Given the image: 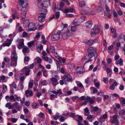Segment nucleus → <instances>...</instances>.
<instances>
[{
  "label": "nucleus",
  "mask_w": 125,
  "mask_h": 125,
  "mask_svg": "<svg viewBox=\"0 0 125 125\" xmlns=\"http://www.w3.org/2000/svg\"><path fill=\"white\" fill-rule=\"evenodd\" d=\"M62 79L64 82H72L73 80L72 76L69 73L65 74L62 77Z\"/></svg>",
  "instance_id": "obj_1"
},
{
  "label": "nucleus",
  "mask_w": 125,
  "mask_h": 125,
  "mask_svg": "<svg viewBox=\"0 0 125 125\" xmlns=\"http://www.w3.org/2000/svg\"><path fill=\"white\" fill-rule=\"evenodd\" d=\"M61 31H59L57 32V34H53L51 37L52 41H55L58 40L60 37V34L61 33Z\"/></svg>",
  "instance_id": "obj_2"
},
{
  "label": "nucleus",
  "mask_w": 125,
  "mask_h": 125,
  "mask_svg": "<svg viewBox=\"0 0 125 125\" xmlns=\"http://www.w3.org/2000/svg\"><path fill=\"white\" fill-rule=\"evenodd\" d=\"M30 71V70L29 67H25L21 70V73H25L26 76H28L29 75Z\"/></svg>",
  "instance_id": "obj_3"
},
{
  "label": "nucleus",
  "mask_w": 125,
  "mask_h": 125,
  "mask_svg": "<svg viewBox=\"0 0 125 125\" xmlns=\"http://www.w3.org/2000/svg\"><path fill=\"white\" fill-rule=\"evenodd\" d=\"M38 21L41 22H42L45 21L46 16L41 14L39 13L38 15Z\"/></svg>",
  "instance_id": "obj_4"
},
{
  "label": "nucleus",
  "mask_w": 125,
  "mask_h": 125,
  "mask_svg": "<svg viewBox=\"0 0 125 125\" xmlns=\"http://www.w3.org/2000/svg\"><path fill=\"white\" fill-rule=\"evenodd\" d=\"M35 25L33 23H30L28 24V27L30 31H34L36 29Z\"/></svg>",
  "instance_id": "obj_5"
},
{
  "label": "nucleus",
  "mask_w": 125,
  "mask_h": 125,
  "mask_svg": "<svg viewBox=\"0 0 125 125\" xmlns=\"http://www.w3.org/2000/svg\"><path fill=\"white\" fill-rule=\"evenodd\" d=\"M52 83L53 86H56L59 84V83L57 79L54 77H52L50 78Z\"/></svg>",
  "instance_id": "obj_6"
},
{
  "label": "nucleus",
  "mask_w": 125,
  "mask_h": 125,
  "mask_svg": "<svg viewBox=\"0 0 125 125\" xmlns=\"http://www.w3.org/2000/svg\"><path fill=\"white\" fill-rule=\"evenodd\" d=\"M18 2L19 4L21 5L23 8H26L28 6V4L23 0H19Z\"/></svg>",
  "instance_id": "obj_7"
},
{
  "label": "nucleus",
  "mask_w": 125,
  "mask_h": 125,
  "mask_svg": "<svg viewBox=\"0 0 125 125\" xmlns=\"http://www.w3.org/2000/svg\"><path fill=\"white\" fill-rule=\"evenodd\" d=\"M76 27L75 26H69L67 30V31L69 35L71 34V33L70 31V29H71V31L72 32L75 31L76 30Z\"/></svg>",
  "instance_id": "obj_8"
},
{
  "label": "nucleus",
  "mask_w": 125,
  "mask_h": 125,
  "mask_svg": "<svg viewBox=\"0 0 125 125\" xmlns=\"http://www.w3.org/2000/svg\"><path fill=\"white\" fill-rule=\"evenodd\" d=\"M13 40L12 38H11L10 39H7V41L8 42L7 43H3L2 44V45L4 47L7 46L9 47L11 44L12 41Z\"/></svg>",
  "instance_id": "obj_9"
},
{
  "label": "nucleus",
  "mask_w": 125,
  "mask_h": 125,
  "mask_svg": "<svg viewBox=\"0 0 125 125\" xmlns=\"http://www.w3.org/2000/svg\"><path fill=\"white\" fill-rule=\"evenodd\" d=\"M118 116L117 115H115L113 116L112 118L113 119H111V123L112 124L115 123L116 122H118V120L117 119Z\"/></svg>",
  "instance_id": "obj_10"
},
{
  "label": "nucleus",
  "mask_w": 125,
  "mask_h": 125,
  "mask_svg": "<svg viewBox=\"0 0 125 125\" xmlns=\"http://www.w3.org/2000/svg\"><path fill=\"white\" fill-rule=\"evenodd\" d=\"M97 50L96 48L93 47H89L87 50V52H92L94 51V54H96L97 53Z\"/></svg>",
  "instance_id": "obj_11"
},
{
  "label": "nucleus",
  "mask_w": 125,
  "mask_h": 125,
  "mask_svg": "<svg viewBox=\"0 0 125 125\" xmlns=\"http://www.w3.org/2000/svg\"><path fill=\"white\" fill-rule=\"evenodd\" d=\"M25 95L27 97H31L33 95V92L31 91H30L28 90H26L25 93Z\"/></svg>",
  "instance_id": "obj_12"
},
{
  "label": "nucleus",
  "mask_w": 125,
  "mask_h": 125,
  "mask_svg": "<svg viewBox=\"0 0 125 125\" xmlns=\"http://www.w3.org/2000/svg\"><path fill=\"white\" fill-rule=\"evenodd\" d=\"M24 40L23 39H21L20 40V41L19 42V44L18 46V48L19 49H21L23 46L24 45Z\"/></svg>",
  "instance_id": "obj_13"
},
{
  "label": "nucleus",
  "mask_w": 125,
  "mask_h": 125,
  "mask_svg": "<svg viewBox=\"0 0 125 125\" xmlns=\"http://www.w3.org/2000/svg\"><path fill=\"white\" fill-rule=\"evenodd\" d=\"M93 22L91 21H88L85 23V26L89 28H90L92 27Z\"/></svg>",
  "instance_id": "obj_14"
},
{
  "label": "nucleus",
  "mask_w": 125,
  "mask_h": 125,
  "mask_svg": "<svg viewBox=\"0 0 125 125\" xmlns=\"http://www.w3.org/2000/svg\"><path fill=\"white\" fill-rule=\"evenodd\" d=\"M86 101H87V102H89L90 104H94V101L92 99L91 97L87 96L86 97Z\"/></svg>",
  "instance_id": "obj_15"
},
{
  "label": "nucleus",
  "mask_w": 125,
  "mask_h": 125,
  "mask_svg": "<svg viewBox=\"0 0 125 125\" xmlns=\"http://www.w3.org/2000/svg\"><path fill=\"white\" fill-rule=\"evenodd\" d=\"M47 11H48L46 9L42 8L41 9V13H39L46 16V15L47 13Z\"/></svg>",
  "instance_id": "obj_16"
},
{
  "label": "nucleus",
  "mask_w": 125,
  "mask_h": 125,
  "mask_svg": "<svg viewBox=\"0 0 125 125\" xmlns=\"http://www.w3.org/2000/svg\"><path fill=\"white\" fill-rule=\"evenodd\" d=\"M29 48L26 46H24L23 47L22 51L23 52L24 54L26 53L29 52Z\"/></svg>",
  "instance_id": "obj_17"
},
{
  "label": "nucleus",
  "mask_w": 125,
  "mask_h": 125,
  "mask_svg": "<svg viewBox=\"0 0 125 125\" xmlns=\"http://www.w3.org/2000/svg\"><path fill=\"white\" fill-rule=\"evenodd\" d=\"M82 62H91L92 61V59H88L86 57H83L82 59Z\"/></svg>",
  "instance_id": "obj_18"
},
{
  "label": "nucleus",
  "mask_w": 125,
  "mask_h": 125,
  "mask_svg": "<svg viewBox=\"0 0 125 125\" xmlns=\"http://www.w3.org/2000/svg\"><path fill=\"white\" fill-rule=\"evenodd\" d=\"M19 13L16 11L15 10L13 12V13L12 14V19L13 20H15L16 18V17L18 16Z\"/></svg>",
  "instance_id": "obj_19"
},
{
  "label": "nucleus",
  "mask_w": 125,
  "mask_h": 125,
  "mask_svg": "<svg viewBox=\"0 0 125 125\" xmlns=\"http://www.w3.org/2000/svg\"><path fill=\"white\" fill-rule=\"evenodd\" d=\"M124 35L122 33L118 36V40L121 42H124V39H123L122 37H123V36Z\"/></svg>",
  "instance_id": "obj_20"
},
{
  "label": "nucleus",
  "mask_w": 125,
  "mask_h": 125,
  "mask_svg": "<svg viewBox=\"0 0 125 125\" xmlns=\"http://www.w3.org/2000/svg\"><path fill=\"white\" fill-rule=\"evenodd\" d=\"M70 34H69L66 31V32H64L62 34V36L64 39H66L68 38V36L70 35Z\"/></svg>",
  "instance_id": "obj_21"
},
{
  "label": "nucleus",
  "mask_w": 125,
  "mask_h": 125,
  "mask_svg": "<svg viewBox=\"0 0 125 125\" xmlns=\"http://www.w3.org/2000/svg\"><path fill=\"white\" fill-rule=\"evenodd\" d=\"M11 62H17V55H13L11 56Z\"/></svg>",
  "instance_id": "obj_22"
},
{
  "label": "nucleus",
  "mask_w": 125,
  "mask_h": 125,
  "mask_svg": "<svg viewBox=\"0 0 125 125\" xmlns=\"http://www.w3.org/2000/svg\"><path fill=\"white\" fill-rule=\"evenodd\" d=\"M52 92L56 95H57L58 94L61 95L62 93L61 90V89H59L58 90H57V92L55 91H52Z\"/></svg>",
  "instance_id": "obj_23"
},
{
  "label": "nucleus",
  "mask_w": 125,
  "mask_h": 125,
  "mask_svg": "<svg viewBox=\"0 0 125 125\" xmlns=\"http://www.w3.org/2000/svg\"><path fill=\"white\" fill-rule=\"evenodd\" d=\"M88 52L89 53L88 56L89 58V59H92L91 58L94 55V53L93 52Z\"/></svg>",
  "instance_id": "obj_24"
},
{
  "label": "nucleus",
  "mask_w": 125,
  "mask_h": 125,
  "mask_svg": "<svg viewBox=\"0 0 125 125\" xmlns=\"http://www.w3.org/2000/svg\"><path fill=\"white\" fill-rule=\"evenodd\" d=\"M26 12L25 11H23L21 13L22 20H23L26 17Z\"/></svg>",
  "instance_id": "obj_25"
},
{
  "label": "nucleus",
  "mask_w": 125,
  "mask_h": 125,
  "mask_svg": "<svg viewBox=\"0 0 125 125\" xmlns=\"http://www.w3.org/2000/svg\"><path fill=\"white\" fill-rule=\"evenodd\" d=\"M121 104L122 105L125 104V98L121 97L120 99Z\"/></svg>",
  "instance_id": "obj_26"
},
{
  "label": "nucleus",
  "mask_w": 125,
  "mask_h": 125,
  "mask_svg": "<svg viewBox=\"0 0 125 125\" xmlns=\"http://www.w3.org/2000/svg\"><path fill=\"white\" fill-rule=\"evenodd\" d=\"M94 42V40L90 39L87 42V45L89 46L92 45Z\"/></svg>",
  "instance_id": "obj_27"
},
{
  "label": "nucleus",
  "mask_w": 125,
  "mask_h": 125,
  "mask_svg": "<svg viewBox=\"0 0 125 125\" xmlns=\"http://www.w3.org/2000/svg\"><path fill=\"white\" fill-rule=\"evenodd\" d=\"M32 107L33 108H38L39 107V104L35 103H33L32 104Z\"/></svg>",
  "instance_id": "obj_28"
},
{
  "label": "nucleus",
  "mask_w": 125,
  "mask_h": 125,
  "mask_svg": "<svg viewBox=\"0 0 125 125\" xmlns=\"http://www.w3.org/2000/svg\"><path fill=\"white\" fill-rule=\"evenodd\" d=\"M59 114L58 113H57L56 114L53 116V118L55 120H57L58 118H60V115H59Z\"/></svg>",
  "instance_id": "obj_29"
},
{
  "label": "nucleus",
  "mask_w": 125,
  "mask_h": 125,
  "mask_svg": "<svg viewBox=\"0 0 125 125\" xmlns=\"http://www.w3.org/2000/svg\"><path fill=\"white\" fill-rule=\"evenodd\" d=\"M47 2H48L47 1H45L41 3V5L43 7H46V6H47L48 5Z\"/></svg>",
  "instance_id": "obj_30"
},
{
  "label": "nucleus",
  "mask_w": 125,
  "mask_h": 125,
  "mask_svg": "<svg viewBox=\"0 0 125 125\" xmlns=\"http://www.w3.org/2000/svg\"><path fill=\"white\" fill-rule=\"evenodd\" d=\"M60 62H65L66 61L65 58L64 57L62 58L60 57V58L58 59Z\"/></svg>",
  "instance_id": "obj_31"
},
{
  "label": "nucleus",
  "mask_w": 125,
  "mask_h": 125,
  "mask_svg": "<svg viewBox=\"0 0 125 125\" xmlns=\"http://www.w3.org/2000/svg\"><path fill=\"white\" fill-rule=\"evenodd\" d=\"M103 8L101 6H99L97 7L96 10L98 12H100L103 11Z\"/></svg>",
  "instance_id": "obj_32"
},
{
  "label": "nucleus",
  "mask_w": 125,
  "mask_h": 125,
  "mask_svg": "<svg viewBox=\"0 0 125 125\" xmlns=\"http://www.w3.org/2000/svg\"><path fill=\"white\" fill-rule=\"evenodd\" d=\"M85 18L84 16H82L79 19L78 21L79 22L81 23L83 21L85 20Z\"/></svg>",
  "instance_id": "obj_33"
},
{
  "label": "nucleus",
  "mask_w": 125,
  "mask_h": 125,
  "mask_svg": "<svg viewBox=\"0 0 125 125\" xmlns=\"http://www.w3.org/2000/svg\"><path fill=\"white\" fill-rule=\"evenodd\" d=\"M79 6L80 7H83L85 5V4L84 1H81L79 3Z\"/></svg>",
  "instance_id": "obj_34"
},
{
  "label": "nucleus",
  "mask_w": 125,
  "mask_h": 125,
  "mask_svg": "<svg viewBox=\"0 0 125 125\" xmlns=\"http://www.w3.org/2000/svg\"><path fill=\"white\" fill-rule=\"evenodd\" d=\"M50 49L52 53H54L55 52V49L54 47L52 46L51 45L50 46Z\"/></svg>",
  "instance_id": "obj_35"
},
{
  "label": "nucleus",
  "mask_w": 125,
  "mask_h": 125,
  "mask_svg": "<svg viewBox=\"0 0 125 125\" xmlns=\"http://www.w3.org/2000/svg\"><path fill=\"white\" fill-rule=\"evenodd\" d=\"M57 97V96L54 94H52L50 96V99L51 100H53L55 98Z\"/></svg>",
  "instance_id": "obj_36"
},
{
  "label": "nucleus",
  "mask_w": 125,
  "mask_h": 125,
  "mask_svg": "<svg viewBox=\"0 0 125 125\" xmlns=\"http://www.w3.org/2000/svg\"><path fill=\"white\" fill-rule=\"evenodd\" d=\"M35 62H41L42 60L39 57H37L35 59Z\"/></svg>",
  "instance_id": "obj_37"
},
{
  "label": "nucleus",
  "mask_w": 125,
  "mask_h": 125,
  "mask_svg": "<svg viewBox=\"0 0 125 125\" xmlns=\"http://www.w3.org/2000/svg\"><path fill=\"white\" fill-rule=\"evenodd\" d=\"M119 114L120 115H125V110L124 109L121 110L119 112Z\"/></svg>",
  "instance_id": "obj_38"
},
{
  "label": "nucleus",
  "mask_w": 125,
  "mask_h": 125,
  "mask_svg": "<svg viewBox=\"0 0 125 125\" xmlns=\"http://www.w3.org/2000/svg\"><path fill=\"white\" fill-rule=\"evenodd\" d=\"M80 22H79V21L78 22H76L75 21H74L73 22V24L74 25L76 26L79 25H80Z\"/></svg>",
  "instance_id": "obj_39"
},
{
  "label": "nucleus",
  "mask_w": 125,
  "mask_h": 125,
  "mask_svg": "<svg viewBox=\"0 0 125 125\" xmlns=\"http://www.w3.org/2000/svg\"><path fill=\"white\" fill-rule=\"evenodd\" d=\"M72 100L74 102L76 100H78L79 99V97L77 96L73 97H72Z\"/></svg>",
  "instance_id": "obj_40"
},
{
  "label": "nucleus",
  "mask_w": 125,
  "mask_h": 125,
  "mask_svg": "<svg viewBox=\"0 0 125 125\" xmlns=\"http://www.w3.org/2000/svg\"><path fill=\"white\" fill-rule=\"evenodd\" d=\"M39 83L44 85H46L47 84L46 81V80L40 81Z\"/></svg>",
  "instance_id": "obj_41"
},
{
  "label": "nucleus",
  "mask_w": 125,
  "mask_h": 125,
  "mask_svg": "<svg viewBox=\"0 0 125 125\" xmlns=\"http://www.w3.org/2000/svg\"><path fill=\"white\" fill-rule=\"evenodd\" d=\"M98 120L100 122L102 123L104 121L105 119L101 116L98 119Z\"/></svg>",
  "instance_id": "obj_42"
},
{
  "label": "nucleus",
  "mask_w": 125,
  "mask_h": 125,
  "mask_svg": "<svg viewBox=\"0 0 125 125\" xmlns=\"http://www.w3.org/2000/svg\"><path fill=\"white\" fill-rule=\"evenodd\" d=\"M34 44V41H32L30 42H29L28 43V45L29 46L31 47L32 45Z\"/></svg>",
  "instance_id": "obj_43"
},
{
  "label": "nucleus",
  "mask_w": 125,
  "mask_h": 125,
  "mask_svg": "<svg viewBox=\"0 0 125 125\" xmlns=\"http://www.w3.org/2000/svg\"><path fill=\"white\" fill-rule=\"evenodd\" d=\"M55 17L56 19H58L59 17L60 16V12H56L55 14Z\"/></svg>",
  "instance_id": "obj_44"
},
{
  "label": "nucleus",
  "mask_w": 125,
  "mask_h": 125,
  "mask_svg": "<svg viewBox=\"0 0 125 125\" xmlns=\"http://www.w3.org/2000/svg\"><path fill=\"white\" fill-rule=\"evenodd\" d=\"M69 116L70 117H72L73 118L75 117L76 116L75 113H69Z\"/></svg>",
  "instance_id": "obj_45"
},
{
  "label": "nucleus",
  "mask_w": 125,
  "mask_h": 125,
  "mask_svg": "<svg viewBox=\"0 0 125 125\" xmlns=\"http://www.w3.org/2000/svg\"><path fill=\"white\" fill-rule=\"evenodd\" d=\"M43 48L42 45L41 44L40 45L39 47L37 48V50H38V49H39V51H38V52L40 53L41 52V50L43 49Z\"/></svg>",
  "instance_id": "obj_46"
},
{
  "label": "nucleus",
  "mask_w": 125,
  "mask_h": 125,
  "mask_svg": "<svg viewBox=\"0 0 125 125\" xmlns=\"http://www.w3.org/2000/svg\"><path fill=\"white\" fill-rule=\"evenodd\" d=\"M30 59L29 57L28 56H25L24 57V62H28Z\"/></svg>",
  "instance_id": "obj_47"
},
{
  "label": "nucleus",
  "mask_w": 125,
  "mask_h": 125,
  "mask_svg": "<svg viewBox=\"0 0 125 125\" xmlns=\"http://www.w3.org/2000/svg\"><path fill=\"white\" fill-rule=\"evenodd\" d=\"M18 29V32H20L24 31V30L22 28L21 26L19 27Z\"/></svg>",
  "instance_id": "obj_48"
},
{
  "label": "nucleus",
  "mask_w": 125,
  "mask_h": 125,
  "mask_svg": "<svg viewBox=\"0 0 125 125\" xmlns=\"http://www.w3.org/2000/svg\"><path fill=\"white\" fill-rule=\"evenodd\" d=\"M45 116L44 113H40L38 114V116L40 118H42L44 117Z\"/></svg>",
  "instance_id": "obj_49"
},
{
  "label": "nucleus",
  "mask_w": 125,
  "mask_h": 125,
  "mask_svg": "<svg viewBox=\"0 0 125 125\" xmlns=\"http://www.w3.org/2000/svg\"><path fill=\"white\" fill-rule=\"evenodd\" d=\"M18 119L16 118H11L10 119L11 121L13 123H15L17 121Z\"/></svg>",
  "instance_id": "obj_50"
},
{
  "label": "nucleus",
  "mask_w": 125,
  "mask_h": 125,
  "mask_svg": "<svg viewBox=\"0 0 125 125\" xmlns=\"http://www.w3.org/2000/svg\"><path fill=\"white\" fill-rule=\"evenodd\" d=\"M28 35V34L27 32H24L22 33V37H26Z\"/></svg>",
  "instance_id": "obj_51"
},
{
  "label": "nucleus",
  "mask_w": 125,
  "mask_h": 125,
  "mask_svg": "<svg viewBox=\"0 0 125 125\" xmlns=\"http://www.w3.org/2000/svg\"><path fill=\"white\" fill-rule=\"evenodd\" d=\"M104 82L106 84H107L108 83V79L107 78L104 77L103 78Z\"/></svg>",
  "instance_id": "obj_52"
},
{
  "label": "nucleus",
  "mask_w": 125,
  "mask_h": 125,
  "mask_svg": "<svg viewBox=\"0 0 125 125\" xmlns=\"http://www.w3.org/2000/svg\"><path fill=\"white\" fill-rule=\"evenodd\" d=\"M17 8L18 10L21 11L22 10V9L23 8L21 5L20 4L18 6Z\"/></svg>",
  "instance_id": "obj_53"
},
{
  "label": "nucleus",
  "mask_w": 125,
  "mask_h": 125,
  "mask_svg": "<svg viewBox=\"0 0 125 125\" xmlns=\"http://www.w3.org/2000/svg\"><path fill=\"white\" fill-rule=\"evenodd\" d=\"M95 86L98 89H99V86L100 85V83L99 82L96 83L94 84Z\"/></svg>",
  "instance_id": "obj_54"
},
{
  "label": "nucleus",
  "mask_w": 125,
  "mask_h": 125,
  "mask_svg": "<svg viewBox=\"0 0 125 125\" xmlns=\"http://www.w3.org/2000/svg\"><path fill=\"white\" fill-rule=\"evenodd\" d=\"M33 86V83L32 82H30L29 84L28 87L29 88H31Z\"/></svg>",
  "instance_id": "obj_55"
},
{
  "label": "nucleus",
  "mask_w": 125,
  "mask_h": 125,
  "mask_svg": "<svg viewBox=\"0 0 125 125\" xmlns=\"http://www.w3.org/2000/svg\"><path fill=\"white\" fill-rule=\"evenodd\" d=\"M54 56L55 57L58 59L60 58V56L58 54V53L57 52H54Z\"/></svg>",
  "instance_id": "obj_56"
},
{
  "label": "nucleus",
  "mask_w": 125,
  "mask_h": 125,
  "mask_svg": "<svg viewBox=\"0 0 125 125\" xmlns=\"http://www.w3.org/2000/svg\"><path fill=\"white\" fill-rule=\"evenodd\" d=\"M11 85L13 86L14 89H16V88L17 85L15 83H12Z\"/></svg>",
  "instance_id": "obj_57"
},
{
  "label": "nucleus",
  "mask_w": 125,
  "mask_h": 125,
  "mask_svg": "<svg viewBox=\"0 0 125 125\" xmlns=\"http://www.w3.org/2000/svg\"><path fill=\"white\" fill-rule=\"evenodd\" d=\"M4 60L6 62H8L10 60L9 58L7 57L4 58Z\"/></svg>",
  "instance_id": "obj_58"
},
{
  "label": "nucleus",
  "mask_w": 125,
  "mask_h": 125,
  "mask_svg": "<svg viewBox=\"0 0 125 125\" xmlns=\"http://www.w3.org/2000/svg\"><path fill=\"white\" fill-rule=\"evenodd\" d=\"M89 78H87L85 80V83L87 84H89L90 83V82L89 81Z\"/></svg>",
  "instance_id": "obj_59"
},
{
  "label": "nucleus",
  "mask_w": 125,
  "mask_h": 125,
  "mask_svg": "<svg viewBox=\"0 0 125 125\" xmlns=\"http://www.w3.org/2000/svg\"><path fill=\"white\" fill-rule=\"evenodd\" d=\"M101 116L104 119H105L107 118L108 115L107 114H105Z\"/></svg>",
  "instance_id": "obj_60"
},
{
  "label": "nucleus",
  "mask_w": 125,
  "mask_h": 125,
  "mask_svg": "<svg viewBox=\"0 0 125 125\" xmlns=\"http://www.w3.org/2000/svg\"><path fill=\"white\" fill-rule=\"evenodd\" d=\"M115 88V87L114 86V85L113 84H112L109 87V89L111 90H113Z\"/></svg>",
  "instance_id": "obj_61"
},
{
  "label": "nucleus",
  "mask_w": 125,
  "mask_h": 125,
  "mask_svg": "<svg viewBox=\"0 0 125 125\" xmlns=\"http://www.w3.org/2000/svg\"><path fill=\"white\" fill-rule=\"evenodd\" d=\"M99 109L98 107L96 106L94 107L93 108V110L94 112H97Z\"/></svg>",
  "instance_id": "obj_62"
},
{
  "label": "nucleus",
  "mask_w": 125,
  "mask_h": 125,
  "mask_svg": "<svg viewBox=\"0 0 125 125\" xmlns=\"http://www.w3.org/2000/svg\"><path fill=\"white\" fill-rule=\"evenodd\" d=\"M124 88V86L122 85H120L119 87V89L120 90L122 91L123 90Z\"/></svg>",
  "instance_id": "obj_63"
},
{
  "label": "nucleus",
  "mask_w": 125,
  "mask_h": 125,
  "mask_svg": "<svg viewBox=\"0 0 125 125\" xmlns=\"http://www.w3.org/2000/svg\"><path fill=\"white\" fill-rule=\"evenodd\" d=\"M57 122H57V121L54 122L53 121H51V124L52 125H56L57 123Z\"/></svg>",
  "instance_id": "obj_64"
}]
</instances>
